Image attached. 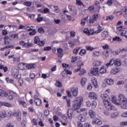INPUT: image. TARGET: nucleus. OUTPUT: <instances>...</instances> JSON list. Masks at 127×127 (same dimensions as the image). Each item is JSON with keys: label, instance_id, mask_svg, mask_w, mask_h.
I'll return each mask as SVG.
<instances>
[{"label": "nucleus", "instance_id": "nucleus-1", "mask_svg": "<svg viewBox=\"0 0 127 127\" xmlns=\"http://www.w3.org/2000/svg\"><path fill=\"white\" fill-rule=\"evenodd\" d=\"M112 102L116 106L121 107L122 109H126L127 104V99L125 96L123 94H120L119 95V100L117 99L116 97H114L112 99Z\"/></svg>", "mask_w": 127, "mask_h": 127}, {"label": "nucleus", "instance_id": "nucleus-2", "mask_svg": "<svg viewBox=\"0 0 127 127\" xmlns=\"http://www.w3.org/2000/svg\"><path fill=\"white\" fill-rule=\"evenodd\" d=\"M83 99L82 97L76 98L75 101L72 103V109L74 110V111H76V110L80 109L81 105H82V103H83Z\"/></svg>", "mask_w": 127, "mask_h": 127}, {"label": "nucleus", "instance_id": "nucleus-3", "mask_svg": "<svg viewBox=\"0 0 127 127\" xmlns=\"http://www.w3.org/2000/svg\"><path fill=\"white\" fill-rule=\"evenodd\" d=\"M104 105L108 111H112V110H114V107L112 106L111 103H110L109 100H104Z\"/></svg>", "mask_w": 127, "mask_h": 127}, {"label": "nucleus", "instance_id": "nucleus-4", "mask_svg": "<svg viewBox=\"0 0 127 127\" xmlns=\"http://www.w3.org/2000/svg\"><path fill=\"white\" fill-rule=\"evenodd\" d=\"M117 30L120 31V33L122 36H126V33H127V28H123V26H120L117 28Z\"/></svg>", "mask_w": 127, "mask_h": 127}, {"label": "nucleus", "instance_id": "nucleus-5", "mask_svg": "<svg viewBox=\"0 0 127 127\" xmlns=\"http://www.w3.org/2000/svg\"><path fill=\"white\" fill-rule=\"evenodd\" d=\"M13 117H16L17 121L20 122L21 121V113L19 111L15 112L13 113Z\"/></svg>", "mask_w": 127, "mask_h": 127}, {"label": "nucleus", "instance_id": "nucleus-6", "mask_svg": "<svg viewBox=\"0 0 127 127\" xmlns=\"http://www.w3.org/2000/svg\"><path fill=\"white\" fill-rule=\"evenodd\" d=\"M120 70L121 68H120V67L116 66L115 68H114L112 69H111L110 73L112 75H116V74L119 73V72H120Z\"/></svg>", "mask_w": 127, "mask_h": 127}, {"label": "nucleus", "instance_id": "nucleus-7", "mask_svg": "<svg viewBox=\"0 0 127 127\" xmlns=\"http://www.w3.org/2000/svg\"><path fill=\"white\" fill-rule=\"evenodd\" d=\"M114 64H115V60H114V59H112L111 60H110L109 63L105 64L104 66H105L106 69H108V68H109L110 66H113Z\"/></svg>", "mask_w": 127, "mask_h": 127}, {"label": "nucleus", "instance_id": "nucleus-8", "mask_svg": "<svg viewBox=\"0 0 127 127\" xmlns=\"http://www.w3.org/2000/svg\"><path fill=\"white\" fill-rule=\"evenodd\" d=\"M99 68L94 67L91 69V73L92 75H95V76H99Z\"/></svg>", "mask_w": 127, "mask_h": 127}, {"label": "nucleus", "instance_id": "nucleus-9", "mask_svg": "<svg viewBox=\"0 0 127 127\" xmlns=\"http://www.w3.org/2000/svg\"><path fill=\"white\" fill-rule=\"evenodd\" d=\"M71 92L73 97H77L78 95V88L72 87L71 89Z\"/></svg>", "mask_w": 127, "mask_h": 127}, {"label": "nucleus", "instance_id": "nucleus-10", "mask_svg": "<svg viewBox=\"0 0 127 127\" xmlns=\"http://www.w3.org/2000/svg\"><path fill=\"white\" fill-rule=\"evenodd\" d=\"M12 75L15 79L18 78V70L17 69L12 70Z\"/></svg>", "mask_w": 127, "mask_h": 127}, {"label": "nucleus", "instance_id": "nucleus-11", "mask_svg": "<svg viewBox=\"0 0 127 127\" xmlns=\"http://www.w3.org/2000/svg\"><path fill=\"white\" fill-rule=\"evenodd\" d=\"M89 98L93 100H97V94L95 92H90L89 94Z\"/></svg>", "mask_w": 127, "mask_h": 127}, {"label": "nucleus", "instance_id": "nucleus-12", "mask_svg": "<svg viewBox=\"0 0 127 127\" xmlns=\"http://www.w3.org/2000/svg\"><path fill=\"white\" fill-rule=\"evenodd\" d=\"M101 98L103 100V104L105 101H109V102H110V100H111V99H110V97H109L107 94H102Z\"/></svg>", "mask_w": 127, "mask_h": 127}, {"label": "nucleus", "instance_id": "nucleus-13", "mask_svg": "<svg viewBox=\"0 0 127 127\" xmlns=\"http://www.w3.org/2000/svg\"><path fill=\"white\" fill-rule=\"evenodd\" d=\"M91 82L92 84H93V86L95 87V88H98V82L97 81V79H96V78L92 77L91 79Z\"/></svg>", "mask_w": 127, "mask_h": 127}, {"label": "nucleus", "instance_id": "nucleus-14", "mask_svg": "<svg viewBox=\"0 0 127 127\" xmlns=\"http://www.w3.org/2000/svg\"><path fill=\"white\" fill-rule=\"evenodd\" d=\"M78 119L81 123H85L86 121V117L82 115L78 116Z\"/></svg>", "mask_w": 127, "mask_h": 127}, {"label": "nucleus", "instance_id": "nucleus-15", "mask_svg": "<svg viewBox=\"0 0 127 127\" xmlns=\"http://www.w3.org/2000/svg\"><path fill=\"white\" fill-rule=\"evenodd\" d=\"M107 69V68H106V66H102L99 70L100 74H105V73H106Z\"/></svg>", "mask_w": 127, "mask_h": 127}, {"label": "nucleus", "instance_id": "nucleus-16", "mask_svg": "<svg viewBox=\"0 0 127 127\" xmlns=\"http://www.w3.org/2000/svg\"><path fill=\"white\" fill-rule=\"evenodd\" d=\"M114 65L116 66V67H119V66H121L122 65V61L119 59L114 60Z\"/></svg>", "mask_w": 127, "mask_h": 127}, {"label": "nucleus", "instance_id": "nucleus-17", "mask_svg": "<svg viewBox=\"0 0 127 127\" xmlns=\"http://www.w3.org/2000/svg\"><path fill=\"white\" fill-rule=\"evenodd\" d=\"M26 64H25L21 63L18 65V68H19L20 70H24V69L26 68Z\"/></svg>", "mask_w": 127, "mask_h": 127}, {"label": "nucleus", "instance_id": "nucleus-18", "mask_svg": "<svg viewBox=\"0 0 127 127\" xmlns=\"http://www.w3.org/2000/svg\"><path fill=\"white\" fill-rule=\"evenodd\" d=\"M1 106H5V107H8L9 108L10 107H11V104L7 102H2L0 101V108L1 107Z\"/></svg>", "mask_w": 127, "mask_h": 127}, {"label": "nucleus", "instance_id": "nucleus-19", "mask_svg": "<svg viewBox=\"0 0 127 127\" xmlns=\"http://www.w3.org/2000/svg\"><path fill=\"white\" fill-rule=\"evenodd\" d=\"M89 115L91 119H95L96 114L92 110H90L89 112Z\"/></svg>", "mask_w": 127, "mask_h": 127}, {"label": "nucleus", "instance_id": "nucleus-20", "mask_svg": "<svg viewBox=\"0 0 127 127\" xmlns=\"http://www.w3.org/2000/svg\"><path fill=\"white\" fill-rule=\"evenodd\" d=\"M109 36V33H108V31H104L102 32L101 33V36L103 38H106V37H108Z\"/></svg>", "mask_w": 127, "mask_h": 127}, {"label": "nucleus", "instance_id": "nucleus-21", "mask_svg": "<svg viewBox=\"0 0 127 127\" xmlns=\"http://www.w3.org/2000/svg\"><path fill=\"white\" fill-rule=\"evenodd\" d=\"M6 92L3 91L2 89H0V97H6Z\"/></svg>", "mask_w": 127, "mask_h": 127}, {"label": "nucleus", "instance_id": "nucleus-22", "mask_svg": "<svg viewBox=\"0 0 127 127\" xmlns=\"http://www.w3.org/2000/svg\"><path fill=\"white\" fill-rule=\"evenodd\" d=\"M86 83H87V78H82L81 80V84L83 87H85L86 85Z\"/></svg>", "mask_w": 127, "mask_h": 127}, {"label": "nucleus", "instance_id": "nucleus-23", "mask_svg": "<svg viewBox=\"0 0 127 127\" xmlns=\"http://www.w3.org/2000/svg\"><path fill=\"white\" fill-rule=\"evenodd\" d=\"M63 52V50H62V49H58V57H60L61 58L62 56H63V54H62Z\"/></svg>", "mask_w": 127, "mask_h": 127}, {"label": "nucleus", "instance_id": "nucleus-24", "mask_svg": "<svg viewBox=\"0 0 127 127\" xmlns=\"http://www.w3.org/2000/svg\"><path fill=\"white\" fill-rule=\"evenodd\" d=\"M119 116H120V114L119 113L115 112L111 115V118L112 119H116V118H118Z\"/></svg>", "mask_w": 127, "mask_h": 127}, {"label": "nucleus", "instance_id": "nucleus-25", "mask_svg": "<svg viewBox=\"0 0 127 127\" xmlns=\"http://www.w3.org/2000/svg\"><path fill=\"white\" fill-rule=\"evenodd\" d=\"M35 66L34 64L26 65V69H32V68H35V66Z\"/></svg>", "mask_w": 127, "mask_h": 127}, {"label": "nucleus", "instance_id": "nucleus-26", "mask_svg": "<svg viewBox=\"0 0 127 127\" xmlns=\"http://www.w3.org/2000/svg\"><path fill=\"white\" fill-rule=\"evenodd\" d=\"M97 30H96L95 31V33L97 34V33H100V32H101V31H103V30H104V28H103V27H101V26H98L97 27Z\"/></svg>", "mask_w": 127, "mask_h": 127}, {"label": "nucleus", "instance_id": "nucleus-27", "mask_svg": "<svg viewBox=\"0 0 127 127\" xmlns=\"http://www.w3.org/2000/svg\"><path fill=\"white\" fill-rule=\"evenodd\" d=\"M34 103L36 104V106H41V100L39 99H36V100H34Z\"/></svg>", "mask_w": 127, "mask_h": 127}, {"label": "nucleus", "instance_id": "nucleus-28", "mask_svg": "<svg viewBox=\"0 0 127 127\" xmlns=\"http://www.w3.org/2000/svg\"><path fill=\"white\" fill-rule=\"evenodd\" d=\"M106 83L108 85H113V84L114 83V81L112 79H108L106 80Z\"/></svg>", "mask_w": 127, "mask_h": 127}, {"label": "nucleus", "instance_id": "nucleus-29", "mask_svg": "<svg viewBox=\"0 0 127 127\" xmlns=\"http://www.w3.org/2000/svg\"><path fill=\"white\" fill-rule=\"evenodd\" d=\"M83 32L84 33H86V34H87V35H93V32H90L87 29H84Z\"/></svg>", "mask_w": 127, "mask_h": 127}, {"label": "nucleus", "instance_id": "nucleus-30", "mask_svg": "<svg viewBox=\"0 0 127 127\" xmlns=\"http://www.w3.org/2000/svg\"><path fill=\"white\" fill-rule=\"evenodd\" d=\"M94 66H101L102 65V62L99 61H96L93 63Z\"/></svg>", "mask_w": 127, "mask_h": 127}, {"label": "nucleus", "instance_id": "nucleus-31", "mask_svg": "<svg viewBox=\"0 0 127 127\" xmlns=\"http://www.w3.org/2000/svg\"><path fill=\"white\" fill-rule=\"evenodd\" d=\"M86 50L82 49L80 50L79 52V55H80L81 56H83V55H85V54H86Z\"/></svg>", "mask_w": 127, "mask_h": 127}, {"label": "nucleus", "instance_id": "nucleus-32", "mask_svg": "<svg viewBox=\"0 0 127 127\" xmlns=\"http://www.w3.org/2000/svg\"><path fill=\"white\" fill-rule=\"evenodd\" d=\"M40 16H41V14H38V18H37L38 22H41V21L43 20V18Z\"/></svg>", "mask_w": 127, "mask_h": 127}, {"label": "nucleus", "instance_id": "nucleus-33", "mask_svg": "<svg viewBox=\"0 0 127 127\" xmlns=\"http://www.w3.org/2000/svg\"><path fill=\"white\" fill-rule=\"evenodd\" d=\"M91 107L92 109H96L97 107V102L96 101H93L91 104Z\"/></svg>", "mask_w": 127, "mask_h": 127}, {"label": "nucleus", "instance_id": "nucleus-34", "mask_svg": "<svg viewBox=\"0 0 127 127\" xmlns=\"http://www.w3.org/2000/svg\"><path fill=\"white\" fill-rule=\"evenodd\" d=\"M40 42V39L38 37H35V41L34 42L36 44H39V42Z\"/></svg>", "mask_w": 127, "mask_h": 127}, {"label": "nucleus", "instance_id": "nucleus-35", "mask_svg": "<svg viewBox=\"0 0 127 127\" xmlns=\"http://www.w3.org/2000/svg\"><path fill=\"white\" fill-rule=\"evenodd\" d=\"M50 111L48 110H45L44 111V116H45L46 117H48V116H49V114H50Z\"/></svg>", "mask_w": 127, "mask_h": 127}, {"label": "nucleus", "instance_id": "nucleus-36", "mask_svg": "<svg viewBox=\"0 0 127 127\" xmlns=\"http://www.w3.org/2000/svg\"><path fill=\"white\" fill-rule=\"evenodd\" d=\"M52 49V48L50 46L46 47L44 48V51H50Z\"/></svg>", "mask_w": 127, "mask_h": 127}, {"label": "nucleus", "instance_id": "nucleus-37", "mask_svg": "<svg viewBox=\"0 0 127 127\" xmlns=\"http://www.w3.org/2000/svg\"><path fill=\"white\" fill-rule=\"evenodd\" d=\"M67 116L69 119H72V111L68 110L67 111Z\"/></svg>", "mask_w": 127, "mask_h": 127}, {"label": "nucleus", "instance_id": "nucleus-38", "mask_svg": "<svg viewBox=\"0 0 127 127\" xmlns=\"http://www.w3.org/2000/svg\"><path fill=\"white\" fill-rule=\"evenodd\" d=\"M113 19H114V16L110 15L107 16L106 20H113Z\"/></svg>", "mask_w": 127, "mask_h": 127}, {"label": "nucleus", "instance_id": "nucleus-39", "mask_svg": "<svg viewBox=\"0 0 127 127\" xmlns=\"http://www.w3.org/2000/svg\"><path fill=\"white\" fill-rule=\"evenodd\" d=\"M86 50H87L88 51H93V50H94V48L91 46H86Z\"/></svg>", "mask_w": 127, "mask_h": 127}, {"label": "nucleus", "instance_id": "nucleus-40", "mask_svg": "<svg viewBox=\"0 0 127 127\" xmlns=\"http://www.w3.org/2000/svg\"><path fill=\"white\" fill-rule=\"evenodd\" d=\"M5 80H6V82H7V83H8V82H9V83H13V82H14L13 79H9V78H8V77H6L5 78Z\"/></svg>", "mask_w": 127, "mask_h": 127}, {"label": "nucleus", "instance_id": "nucleus-41", "mask_svg": "<svg viewBox=\"0 0 127 127\" xmlns=\"http://www.w3.org/2000/svg\"><path fill=\"white\" fill-rule=\"evenodd\" d=\"M113 41H121L122 40L120 37L116 36L115 38H114L113 39Z\"/></svg>", "mask_w": 127, "mask_h": 127}, {"label": "nucleus", "instance_id": "nucleus-42", "mask_svg": "<svg viewBox=\"0 0 127 127\" xmlns=\"http://www.w3.org/2000/svg\"><path fill=\"white\" fill-rule=\"evenodd\" d=\"M86 70L85 69H81L80 73H79V76H83L84 74H85Z\"/></svg>", "mask_w": 127, "mask_h": 127}, {"label": "nucleus", "instance_id": "nucleus-43", "mask_svg": "<svg viewBox=\"0 0 127 127\" xmlns=\"http://www.w3.org/2000/svg\"><path fill=\"white\" fill-rule=\"evenodd\" d=\"M29 35H35V34H36V31H35V29H33V31L29 32Z\"/></svg>", "mask_w": 127, "mask_h": 127}, {"label": "nucleus", "instance_id": "nucleus-44", "mask_svg": "<svg viewBox=\"0 0 127 127\" xmlns=\"http://www.w3.org/2000/svg\"><path fill=\"white\" fill-rule=\"evenodd\" d=\"M98 17H99V16L97 14H95L92 16V18H93L96 21H97Z\"/></svg>", "mask_w": 127, "mask_h": 127}, {"label": "nucleus", "instance_id": "nucleus-45", "mask_svg": "<svg viewBox=\"0 0 127 127\" xmlns=\"http://www.w3.org/2000/svg\"><path fill=\"white\" fill-rule=\"evenodd\" d=\"M56 85L57 87H61V86H62V84H61V82L58 80H57Z\"/></svg>", "mask_w": 127, "mask_h": 127}, {"label": "nucleus", "instance_id": "nucleus-46", "mask_svg": "<svg viewBox=\"0 0 127 127\" xmlns=\"http://www.w3.org/2000/svg\"><path fill=\"white\" fill-rule=\"evenodd\" d=\"M38 32H39V33H44V29H43V28H41V27L39 28Z\"/></svg>", "mask_w": 127, "mask_h": 127}, {"label": "nucleus", "instance_id": "nucleus-47", "mask_svg": "<svg viewBox=\"0 0 127 127\" xmlns=\"http://www.w3.org/2000/svg\"><path fill=\"white\" fill-rule=\"evenodd\" d=\"M92 88H93L92 85L91 84H89L87 86V90L88 91H91Z\"/></svg>", "mask_w": 127, "mask_h": 127}, {"label": "nucleus", "instance_id": "nucleus-48", "mask_svg": "<svg viewBox=\"0 0 127 127\" xmlns=\"http://www.w3.org/2000/svg\"><path fill=\"white\" fill-rule=\"evenodd\" d=\"M20 44H21V45L24 46V47H26V45L27 44V43H26L24 41H21L20 42Z\"/></svg>", "mask_w": 127, "mask_h": 127}, {"label": "nucleus", "instance_id": "nucleus-49", "mask_svg": "<svg viewBox=\"0 0 127 127\" xmlns=\"http://www.w3.org/2000/svg\"><path fill=\"white\" fill-rule=\"evenodd\" d=\"M78 59V58H77V57H72V60H71V62L72 63H74V62H76V61H77V60Z\"/></svg>", "mask_w": 127, "mask_h": 127}, {"label": "nucleus", "instance_id": "nucleus-50", "mask_svg": "<svg viewBox=\"0 0 127 127\" xmlns=\"http://www.w3.org/2000/svg\"><path fill=\"white\" fill-rule=\"evenodd\" d=\"M19 104L20 105H21L22 106H23V107L26 106V103L24 101H20Z\"/></svg>", "mask_w": 127, "mask_h": 127}, {"label": "nucleus", "instance_id": "nucleus-51", "mask_svg": "<svg viewBox=\"0 0 127 127\" xmlns=\"http://www.w3.org/2000/svg\"><path fill=\"white\" fill-rule=\"evenodd\" d=\"M80 111L81 112H82V113H84V114H86L88 112L86 108H81Z\"/></svg>", "mask_w": 127, "mask_h": 127}, {"label": "nucleus", "instance_id": "nucleus-52", "mask_svg": "<svg viewBox=\"0 0 127 127\" xmlns=\"http://www.w3.org/2000/svg\"><path fill=\"white\" fill-rule=\"evenodd\" d=\"M45 44V43L43 41H40L39 44H38V45L39 46H43Z\"/></svg>", "mask_w": 127, "mask_h": 127}, {"label": "nucleus", "instance_id": "nucleus-53", "mask_svg": "<svg viewBox=\"0 0 127 127\" xmlns=\"http://www.w3.org/2000/svg\"><path fill=\"white\" fill-rule=\"evenodd\" d=\"M99 121L98 119H94L92 121V125H96V124H98V122Z\"/></svg>", "mask_w": 127, "mask_h": 127}, {"label": "nucleus", "instance_id": "nucleus-54", "mask_svg": "<svg viewBox=\"0 0 127 127\" xmlns=\"http://www.w3.org/2000/svg\"><path fill=\"white\" fill-rule=\"evenodd\" d=\"M93 55L95 57H98V56H99V55H100V53L99 52L94 51L93 52Z\"/></svg>", "mask_w": 127, "mask_h": 127}, {"label": "nucleus", "instance_id": "nucleus-55", "mask_svg": "<svg viewBox=\"0 0 127 127\" xmlns=\"http://www.w3.org/2000/svg\"><path fill=\"white\" fill-rule=\"evenodd\" d=\"M84 127H93L90 123H85L84 124Z\"/></svg>", "mask_w": 127, "mask_h": 127}, {"label": "nucleus", "instance_id": "nucleus-56", "mask_svg": "<svg viewBox=\"0 0 127 127\" xmlns=\"http://www.w3.org/2000/svg\"><path fill=\"white\" fill-rule=\"evenodd\" d=\"M24 4L25 5H27V6H30V5H31V3L30 2L27 1L24 2Z\"/></svg>", "mask_w": 127, "mask_h": 127}, {"label": "nucleus", "instance_id": "nucleus-57", "mask_svg": "<svg viewBox=\"0 0 127 127\" xmlns=\"http://www.w3.org/2000/svg\"><path fill=\"white\" fill-rule=\"evenodd\" d=\"M47 12H49V9H48V8H44L43 11V13H47Z\"/></svg>", "mask_w": 127, "mask_h": 127}, {"label": "nucleus", "instance_id": "nucleus-58", "mask_svg": "<svg viewBox=\"0 0 127 127\" xmlns=\"http://www.w3.org/2000/svg\"><path fill=\"white\" fill-rule=\"evenodd\" d=\"M30 79H34L35 78V74L33 73H30Z\"/></svg>", "mask_w": 127, "mask_h": 127}, {"label": "nucleus", "instance_id": "nucleus-59", "mask_svg": "<svg viewBox=\"0 0 127 127\" xmlns=\"http://www.w3.org/2000/svg\"><path fill=\"white\" fill-rule=\"evenodd\" d=\"M77 125L78 127H84L83 124H82V123L79 121L77 122Z\"/></svg>", "mask_w": 127, "mask_h": 127}, {"label": "nucleus", "instance_id": "nucleus-60", "mask_svg": "<svg viewBox=\"0 0 127 127\" xmlns=\"http://www.w3.org/2000/svg\"><path fill=\"white\" fill-rule=\"evenodd\" d=\"M54 7L55 9L56 12H57L58 13L59 12H60V11L59 10V9L58 8V6H54Z\"/></svg>", "mask_w": 127, "mask_h": 127}, {"label": "nucleus", "instance_id": "nucleus-61", "mask_svg": "<svg viewBox=\"0 0 127 127\" xmlns=\"http://www.w3.org/2000/svg\"><path fill=\"white\" fill-rule=\"evenodd\" d=\"M120 126H127V122H123L120 123Z\"/></svg>", "mask_w": 127, "mask_h": 127}, {"label": "nucleus", "instance_id": "nucleus-62", "mask_svg": "<svg viewBox=\"0 0 127 127\" xmlns=\"http://www.w3.org/2000/svg\"><path fill=\"white\" fill-rule=\"evenodd\" d=\"M8 116L10 117V118H12V117H13V113L9 112L8 113Z\"/></svg>", "mask_w": 127, "mask_h": 127}, {"label": "nucleus", "instance_id": "nucleus-63", "mask_svg": "<svg viewBox=\"0 0 127 127\" xmlns=\"http://www.w3.org/2000/svg\"><path fill=\"white\" fill-rule=\"evenodd\" d=\"M112 4H113V1L111 0H109L107 2V4H108V5H112Z\"/></svg>", "mask_w": 127, "mask_h": 127}, {"label": "nucleus", "instance_id": "nucleus-64", "mask_svg": "<svg viewBox=\"0 0 127 127\" xmlns=\"http://www.w3.org/2000/svg\"><path fill=\"white\" fill-rule=\"evenodd\" d=\"M122 118H127V112H125L122 115Z\"/></svg>", "mask_w": 127, "mask_h": 127}]
</instances>
